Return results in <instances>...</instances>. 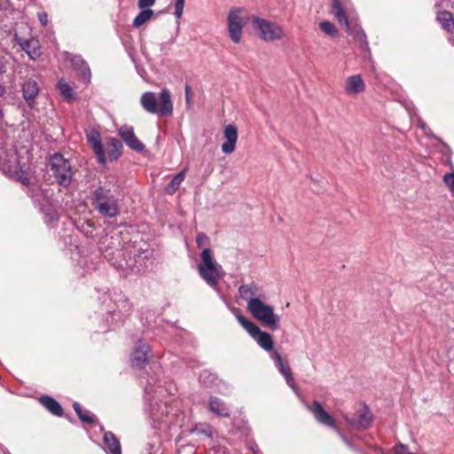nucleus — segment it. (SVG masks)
Masks as SVG:
<instances>
[{
    "label": "nucleus",
    "instance_id": "obj_32",
    "mask_svg": "<svg viewBox=\"0 0 454 454\" xmlns=\"http://www.w3.org/2000/svg\"><path fill=\"white\" fill-rule=\"evenodd\" d=\"M57 87L63 99L72 101L75 98L74 88L64 79H60L58 82Z\"/></svg>",
    "mask_w": 454,
    "mask_h": 454
},
{
    "label": "nucleus",
    "instance_id": "obj_55",
    "mask_svg": "<svg viewBox=\"0 0 454 454\" xmlns=\"http://www.w3.org/2000/svg\"><path fill=\"white\" fill-rule=\"evenodd\" d=\"M2 116H3V113H2V111L0 110V117H2Z\"/></svg>",
    "mask_w": 454,
    "mask_h": 454
},
{
    "label": "nucleus",
    "instance_id": "obj_14",
    "mask_svg": "<svg viewBox=\"0 0 454 454\" xmlns=\"http://www.w3.org/2000/svg\"><path fill=\"white\" fill-rule=\"evenodd\" d=\"M150 413L154 423H158L159 426L163 423H172L169 413V407L167 403L151 401L150 403Z\"/></svg>",
    "mask_w": 454,
    "mask_h": 454
},
{
    "label": "nucleus",
    "instance_id": "obj_50",
    "mask_svg": "<svg viewBox=\"0 0 454 454\" xmlns=\"http://www.w3.org/2000/svg\"><path fill=\"white\" fill-rule=\"evenodd\" d=\"M190 87L188 85L185 86V98H186V102L189 104L190 103V96H189V93H190Z\"/></svg>",
    "mask_w": 454,
    "mask_h": 454
},
{
    "label": "nucleus",
    "instance_id": "obj_47",
    "mask_svg": "<svg viewBox=\"0 0 454 454\" xmlns=\"http://www.w3.org/2000/svg\"><path fill=\"white\" fill-rule=\"evenodd\" d=\"M7 60L4 56L0 55V74L6 72Z\"/></svg>",
    "mask_w": 454,
    "mask_h": 454
},
{
    "label": "nucleus",
    "instance_id": "obj_44",
    "mask_svg": "<svg viewBox=\"0 0 454 454\" xmlns=\"http://www.w3.org/2000/svg\"><path fill=\"white\" fill-rule=\"evenodd\" d=\"M195 430L200 434H203L208 436V437L212 436V428L209 426H203V427H201V428L199 427H196Z\"/></svg>",
    "mask_w": 454,
    "mask_h": 454
},
{
    "label": "nucleus",
    "instance_id": "obj_28",
    "mask_svg": "<svg viewBox=\"0 0 454 454\" xmlns=\"http://www.w3.org/2000/svg\"><path fill=\"white\" fill-rule=\"evenodd\" d=\"M209 411L217 416L228 417L230 416V408L226 403L216 396L209 398Z\"/></svg>",
    "mask_w": 454,
    "mask_h": 454
},
{
    "label": "nucleus",
    "instance_id": "obj_41",
    "mask_svg": "<svg viewBox=\"0 0 454 454\" xmlns=\"http://www.w3.org/2000/svg\"><path fill=\"white\" fill-rule=\"evenodd\" d=\"M156 0H138L137 7L139 9H150V7L155 4Z\"/></svg>",
    "mask_w": 454,
    "mask_h": 454
},
{
    "label": "nucleus",
    "instance_id": "obj_36",
    "mask_svg": "<svg viewBox=\"0 0 454 454\" xmlns=\"http://www.w3.org/2000/svg\"><path fill=\"white\" fill-rule=\"evenodd\" d=\"M73 407L77 416L83 423L91 424L94 422V416L90 414L88 411H82V406L79 403L74 402L73 403Z\"/></svg>",
    "mask_w": 454,
    "mask_h": 454
},
{
    "label": "nucleus",
    "instance_id": "obj_21",
    "mask_svg": "<svg viewBox=\"0 0 454 454\" xmlns=\"http://www.w3.org/2000/svg\"><path fill=\"white\" fill-rule=\"evenodd\" d=\"M224 138L226 139V142L222 145V151L225 154H230L234 152L238 140V131L234 125L228 124L225 126Z\"/></svg>",
    "mask_w": 454,
    "mask_h": 454
},
{
    "label": "nucleus",
    "instance_id": "obj_31",
    "mask_svg": "<svg viewBox=\"0 0 454 454\" xmlns=\"http://www.w3.org/2000/svg\"><path fill=\"white\" fill-rule=\"evenodd\" d=\"M332 12L340 24H344L346 29L350 28V22L346 17L340 0H333Z\"/></svg>",
    "mask_w": 454,
    "mask_h": 454
},
{
    "label": "nucleus",
    "instance_id": "obj_6",
    "mask_svg": "<svg viewBox=\"0 0 454 454\" xmlns=\"http://www.w3.org/2000/svg\"><path fill=\"white\" fill-rule=\"evenodd\" d=\"M98 247L104 257L114 266L124 257L122 239L119 232L106 233L98 241Z\"/></svg>",
    "mask_w": 454,
    "mask_h": 454
},
{
    "label": "nucleus",
    "instance_id": "obj_1",
    "mask_svg": "<svg viewBox=\"0 0 454 454\" xmlns=\"http://www.w3.org/2000/svg\"><path fill=\"white\" fill-rule=\"evenodd\" d=\"M200 278L211 287L216 288L224 272L214 259L213 252L209 248H204L200 254V261L198 264Z\"/></svg>",
    "mask_w": 454,
    "mask_h": 454
},
{
    "label": "nucleus",
    "instance_id": "obj_51",
    "mask_svg": "<svg viewBox=\"0 0 454 454\" xmlns=\"http://www.w3.org/2000/svg\"><path fill=\"white\" fill-rule=\"evenodd\" d=\"M5 93V88L4 85L0 83V98L3 97Z\"/></svg>",
    "mask_w": 454,
    "mask_h": 454
},
{
    "label": "nucleus",
    "instance_id": "obj_43",
    "mask_svg": "<svg viewBox=\"0 0 454 454\" xmlns=\"http://www.w3.org/2000/svg\"><path fill=\"white\" fill-rule=\"evenodd\" d=\"M418 126L424 131V134L426 136H427V137L432 136L431 129L421 119H419Z\"/></svg>",
    "mask_w": 454,
    "mask_h": 454
},
{
    "label": "nucleus",
    "instance_id": "obj_24",
    "mask_svg": "<svg viewBox=\"0 0 454 454\" xmlns=\"http://www.w3.org/2000/svg\"><path fill=\"white\" fill-rule=\"evenodd\" d=\"M365 90V84L360 74L348 76L345 82V91L348 94H359Z\"/></svg>",
    "mask_w": 454,
    "mask_h": 454
},
{
    "label": "nucleus",
    "instance_id": "obj_5",
    "mask_svg": "<svg viewBox=\"0 0 454 454\" xmlns=\"http://www.w3.org/2000/svg\"><path fill=\"white\" fill-rule=\"evenodd\" d=\"M49 168L51 176L59 185L67 188L72 184L74 177L73 166L70 160L61 153H57L51 156Z\"/></svg>",
    "mask_w": 454,
    "mask_h": 454
},
{
    "label": "nucleus",
    "instance_id": "obj_7",
    "mask_svg": "<svg viewBox=\"0 0 454 454\" xmlns=\"http://www.w3.org/2000/svg\"><path fill=\"white\" fill-rule=\"evenodd\" d=\"M105 309L106 310L105 319L106 331L114 330L123 321L124 317L129 314L131 305L126 298L119 294V298L114 299V305L106 304Z\"/></svg>",
    "mask_w": 454,
    "mask_h": 454
},
{
    "label": "nucleus",
    "instance_id": "obj_20",
    "mask_svg": "<svg viewBox=\"0 0 454 454\" xmlns=\"http://www.w3.org/2000/svg\"><path fill=\"white\" fill-rule=\"evenodd\" d=\"M87 139L97 156L98 161L100 164L105 165L106 162V156L103 149L99 132L96 130L91 131L87 135Z\"/></svg>",
    "mask_w": 454,
    "mask_h": 454
},
{
    "label": "nucleus",
    "instance_id": "obj_25",
    "mask_svg": "<svg viewBox=\"0 0 454 454\" xmlns=\"http://www.w3.org/2000/svg\"><path fill=\"white\" fill-rule=\"evenodd\" d=\"M350 35L353 36L354 40L358 44L359 48L363 51H368V41L364 31L359 25L352 26L350 24V28L347 29Z\"/></svg>",
    "mask_w": 454,
    "mask_h": 454
},
{
    "label": "nucleus",
    "instance_id": "obj_53",
    "mask_svg": "<svg viewBox=\"0 0 454 454\" xmlns=\"http://www.w3.org/2000/svg\"><path fill=\"white\" fill-rule=\"evenodd\" d=\"M341 438L343 439V441H344L347 444H348V440H347L343 435H341Z\"/></svg>",
    "mask_w": 454,
    "mask_h": 454
},
{
    "label": "nucleus",
    "instance_id": "obj_15",
    "mask_svg": "<svg viewBox=\"0 0 454 454\" xmlns=\"http://www.w3.org/2000/svg\"><path fill=\"white\" fill-rule=\"evenodd\" d=\"M118 134L124 143L135 152H142L145 149L144 144L136 137L132 126L123 125L118 129Z\"/></svg>",
    "mask_w": 454,
    "mask_h": 454
},
{
    "label": "nucleus",
    "instance_id": "obj_17",
    "mask_svg": "<svg viewBox=\"0 0 454 454\" xmlns=\"http://www.w3.org/2000/svg\"><path fill=\"white\" fill-rule=\"evenodd\" d=\"M239 294L242 300L247 301V304L254 299L266 298L262 294V287L254 282L239 286Z\"/></svg>",
    "mask_w": 454,
    "mask_h": 454
},
{
    "label": "nucleus",
    "instance_id": "obj_45",
    "mask_svg": "<svg viewBox=\"0 0 454 454\" xmlns=\"http://www.w3.org/2000/svg\"><path fill=\"white\" fill-rule=\"evenodd\" d=\"M394 454H413L408 451L407 447L403 444H400L398 447L395 449Z\"/></svg>",
    "mask_w": 454,
    "mask_h": 454
},
{
    "label": "nucleus",
    "instance_id": "obj_8",
    "mask_svg": "<svg viewBox=\"0 0 454 454\" xmlns=\"http://www.w3.org/2000/svg\"><path fill=\"white\" fill-rule=\"evenodd\" d=\"M237 320L257 344L266 351L273 350L274 343L272 336L260 329V327L241 314L236 315Z\"/></svg>",
    "mask_w": 454,
    "mask_h": 454
},
{
    "label": "nucleus",
    "instance_id": "obj_48",
    "mask_svg": "<svg viewBox=\"0 0 454 454\" xmlns=\"http://www.w3.org/2000/svg\"><path fill=\"white\" fill-rule=\"evenodd\" d=\"M19 179L23 185L28 186L30 184V178L26 175H20Z\"/></svg>",
    "mask_w": 454,
    "mask_h": 454
},
{
    "label": "nucleus",
    "instance_id": "obj_12",
    "mask_svg": "<svg viewBox=\"0 0 454 454\" xmlns=\"http://www.w3.org/2000/svg\"><path fill=\"white\" fill-rule=\"evenodd\" d=\"M18 158L14 149L0 148V169L7 174L17 171Z\"/></svg>",
    "mask_w": 454,
    "mask_h": 454
},
{
    "label": "nucleus",
    "instance_id": "obj_19",
    "mask_svg": "<svg viewBox=\"0 0 454 454\" xmlns=\"http://www.w3.org/2000/svg\"><path fill=\"white\" fill-rule=\"evenodd\" d=\"M307 408L312 412L317 422L328 427H334V419L325 411L318 401H313L311 405H307Z\"/></svg>",
    "mask_w": 454,
    "mask_h": 454
},
{
    "label": "nucleus",
    "instance_id": "obj_22",
    "mask_svg": "<svg viewBox=\"0 0 454 454\" xmlns=\"http://www.w3.org/2000/svg\"><path fill=\"white\" fill-rule=\"evenodd\" d=\"M272 359L274 360L276 367L278 369L279 372L285 377L287 385L292 388H294L295 385L289 365L283 361L280 354L278 351L273 353Z\"/></svg>",
    "mask_w": 454,
    "mask_h": 454
},
{
    "label": "nucleus",
    "instance_id": "obj_37",
    "mask_svg": "<svg viewBox=\"0 0 454 454\" xmlns=\"http://www.w3.org/2000/svg\"><path fill=\"white\" fill-rule=\"evenodd\" d=\"M200 382L207 387H213L216 386V377L209 371L204 370L200 372L199 377Z\"/></svg>",
    "mask_w": 454,
    "mask_h": 454
},
{
    "label": "nucleus",
    "instance_id": "obj_2",
    "mask_svg": "<svg viewBox=\"0 0 454 454\" xmlns=\"http://www.w3.org/2000/svg\"><path fill=\"white\" fill-rule=\"evenodd\" d=\"M140 102L144 109L150 114L168 116L173 112L170 93L166 89L161 90L159 98H157L154 92H145L141 96Z\"/></svg>",
    "mask_w": 454,
    "mask_h": 454
},
{
    "label": "nucleus",
    "instance_id": "obj_35",
    "mask_svg": "<svg viewBox=\"0 0 454 454\" xmlns=\"http://www.w3.org/2000/svg\"><path fill=\"white\" fill-rule=\"evenodd\" d=\"M186 169L187 168L183 169L172 178V180L166 188L168 193L173 194L179 188L181 183L184 179Z\"/></svg>",
    "mask_w": 454,
    "mask_h": 454
},
{
    "label": "nucleus",
    "instance_id": "obj_11",
    "mask_svg": "<svg viewBox=\"0 0 454 454\" xmlns=\"http://www.w3.org/2000/svg\"><path fill=\"white\" fill-rule=\"evenodd\" d=\"M147 258L148 251H138L137 254H134V258L126 259L124 256L120 262H114V267L121 270H130L133 272H140L146 267Z\"/></svg>",
    "mask_w": 454,
    "mask_h": 454
},
{
    "label": "nucleus",
    "instance_id": "obj_52",
    "mask_svg": "<svg viewBox=\"0 0 454 454\" xmlns=\"http://www.w3.org/2000/svg\"><path fill=\"white\" fill-rule=\"evenodd\" d=\"M57 219V215L55 213H53L51 215V220H55Z\"/></svg>",
    "mask_w": 454,
    "mask_h": 454
},
{
    "label": "nucleus",
    "instance_id": "obj_38",
    "mask_svg": "<svg viewBox=\"0 0 454 454\" xmlns=\"http://www.w3.org/2000/svg\"><path fill=\"white\" fill-rule=\"evenodd\" d=\"M319 27L325 34L330 36H334L338 32L335 25L330 21L320 22Z\"/></svg>",
    "mask_w": 454,
    "mask_h": 454
},
{
    "label": "nucleus",
    "instance_id": "obj_30",
    "mask_svg": "<svg viewBox=\"0 0 454 454\" xmlns=\"http://www.w3.org/2000/svg\"><path fill=\"white\" fill-rule=\"evenodd\" d=\"M40 403L53 415L59 417L63 415V409L61 405L54 398L44 395L40 398Z\"/></svg>",
    "mask_w": 454,
    "mask_h": 454
},
{
    "label": "nucleus",
    "instance_id": "obj_3",
    "mask_svg": "<svg viewBox=\"0 0 454 454\" xmlns=\"http://www.w3.org/2000/svg\"><path fill=\"white\" fill-rule=\"evenodd\" d=\"M92 205L98 214L105 217L114 218L120 214L117 198L110 190L102 186L93 192Z\"/></svg>",
    "mask_w": 454,
    "mask_h": 454
},
{
    "label": "nucleus",
    "instance_id": "obj_40",
    "mask_svg": "<svg viewBox=\"0 0 454 454\" xmlns=\"http://www.w3.org/2000/svg\"><path fill=\"white\" fill-rule=\"evenodd\" d=\"M184 2H185V0H176L174 13L177 19H181L183 16Z\"/></svg>",
    "mask_w": 454,
    "mask_h": 454
},
{
    "label": "nucleus",
    "instance_id": "obj_26",
    "mask_svg": "<svg viewBox=\"0 0 454 454\" xmlns=\"http://www.w3.org/2000/svg\"><path fill=\"white\" fill-rule=\"evenodd\" d=\"M122 143L115 138L110 137L106 144V151L110 160H116L122 153Z\"/></svg>",
    "mask_w": 454,
    "mask_h": 454
},
{
    "label": "nucleus",
    "instance_id": "obj_33",
    "mask_svg": "<svg viewBox=\"0 0 454 454\" xmlns=\"http://www.w3.org/2000/svg\"><path fill=\"white\" fill-rule=\"evenodd\" d=\"M436 20L442 25V28L447 31H450L454 27V19L450 12H440L437 14Z\"/></svg>",
    "mask_w": 454,
    "mask_h": 454
},
{
    "label": "nucleus",
    "instance_id": "obj_18",
    "mask_svg": "<svg viewBox=\"0 0 454 454\" xmlns=\"http://www.w3.org/2000/svg\"><path fill=\"white\" fill-rule=\"evenodd\" d=\"M344 419L351 427L360 430H365L370 427L372 422V414L367 406H364V408L358 411L357 419L348 418L347 416H345Z\"/></svg>",
    "mask_w": 454,
    "mask_h": 454
},
{
    "label": "nucleus",
    "instance_id": "obj_16",
    "mask_svg": "<svg viewBox=\"0 0 454 454\" xmlns=\"http://www.w3.org/2000/svg\"><path fill=\"white\" fill-rule=\"evenodd\" d=\"M21 90L22 97L28 107L34 108L36 97L40 91L37 82L32 78L26 79L22 83Z\"/></svg>",
    "mask_w": 454,
    "mask_h": 454
},
{
    "label": "nucleus",
    "instance_id": "obj_39",
    "mask_svg": "<svg viewBox=\"0 0 454 454\" xmlns=\"http://www.w3.org/2000/svg\"><path fill=\"white\" fill-rule=\"evenodd\" d=\"M443 182L446 186L449 188L450 192L454 195V172L445 174L443 176Z\"/></svg>",
    "mask_w": 454,
    "mask_h": 454
},
{
    "label": "nucleus",
    "instance_id": "obj_49",
    "mask_svg": "<svg viewBox=\"0 0 454 454\" xmlns=\"http://www.w3.org/2000/svg\"><path fill=\"white\" fill-rule=\"evenodd\" d=\"M145 392L146 395H150L151 393L154 392V390L153 389V387L151 386V383L149 381L145 386Z\"/></svg>",
    "mask_w": 454,
    "mask_h": 454
},
{
    "label": "nucleus",
    "instance_id": "obj_34",
    "mask_svg": "<svg viewBox=\"0 0 454 454\" xmlns=\"http://www.w3.org/2000/svg\"><path fill=\"white\" fill-rule=\"evenodd\" d=\"M142 11L135 17L132 25L134 27H140L146 21H148L153 15L152 9H141Z\"/></svg>",
    "mask_w": 454,
    "mask_h": 454
},
{
    "label": "nucleus",
    "instance_id": "obj_54",
    "mask_svg": "<svg viewBox=\"0 0 454 454\" xmlns=\"http://www.w3.org/2000/svg\"><path fill=\"white\" fill-rule=\"evenodd\" d=\"M107 298H109V296H108V295H107V296H105V300H104V301H103L104 303H105V302H106V299H107Z\"/></svg>",
    "mask_w": 454,
    "mask_h": 454
},
{
    "label": "nucleus",
    "instance_id": "obj_4",
    "mask_svg": "<svg viewBox=\"0 0 454 454\" xmlns=\"http://www.w3.org/2000/svg\"><path fill=\"white\" fill-rule=\"evenodd\" d=\"M263 300H252L247 304V309L256 320L268 326L271 331H277L279 329L280 317L274 312V308Z\"/></svg>",
    "mask_w": 454,
    "mask_h": 454
},
{
    "label": "nucleus",
    "instance_id": "obj_9",
    "mask_svg": "<svg viewBox=\"0 0 454 454\" xmlns=\"http://www.w3.org/2000/svg\"><path fill=\"white\" fill-rule=\"evenodd\" d=\"M254 27L260 31L261 38L266 42L280 40L285 36L283 27L269 20L253 17Z\"/></svg>",
    "mask_w": 454,
    "mask_h": 454
},
{
    "label": "nucleus",
    "instance_id": "obj_42",
    "mask_svg": "<svg viewBox=\"0 0 454 454\" xmlns=\"http://www.w3.org/2000/svg\"><path fill=\"white\" fill-rule=\"evenodd\" d=\"M207 240L208 237L203 232L199 233L196 237V243L199 247H202Z\"/></svg>",
    "mask_w": 454,
    "mask_h": 454
},
{
    "label": "nucleus",
    "instance_id": "obj_27",
    "mask_svg": "<svg viewBox=\"0 0 454 454\" xmlns=\"http://www.w3.org/2000/svg\"><path fill=\"white\" fill-rule=\"evenodd\" d=\"M73 67L77 70L80 75L89 82L90 81L91 73L89 65L81 56H73L70 59Z\"/></svg>",
    "mask_w": 454,
    "mask_h": 454
},
{
    "label": "nucleus",
    "instance_id": "obj_10",
    "mask_svg": "<svg viewBox=\"0 0 454 454\" xmlns=\"http://www.w3.org/2000/svg\"><path fill=\"white\" fill-rule=\"evenodd\" d=\"M241 12V8H233L229 12L227 16L229 35L231 40L235 43L240 42L244 27L243 20L239 16Z\"/></svg>",
    "mask_w": 454,
    "mask_h": 454
},
{
    "label": "nucleus",
    "instance_id": "obj_13",
    "mask_svg": "<svg viewBox=\"0 0 454 454\" xmlns=\"http://www.w3.org/2000/svg\"><path fill=\"white\" fill-rule=\"evenodd\" d=\"M150 350V347L146 342L142 340H138L135 344L131 356L132 366L137 369L144 368L148 362V354Z\"/></svg>",
    "mask_w": 454,
    "mask_h": 454
},
{
    "label": "nucleus",
    "instance_id": "obj_29",
    "mask_svg": "<svg viewBox=\"0 0 454 454\" xmlns=\"http://www.w3.org/2000/svg\"><path fill=\"white\" fill-rule=\"evenodd\" d=\"M104 442L106 446L107 454H121V443L114 433L106 432Z\"/></svg>",
    "mask_w": 454,
    "mask_h": 454
},
{
    "label": "nucleus",
    "instance_id": "obj_23",
    "mask_svg": "<svg viewBox=\"0 0 454 454\" xmlns=\"http://www.w3.org/2000/svg\"><path fill=\"white\" fill-rule=\"evenodd\" d=\"M18 43L31 59H36L41 55L39 42L35 39L17 38Z\"/></svg>",
    "mask_w": 454,
    "mask_h": 454
},
{
    "label": "nucleus",
    "instance_id": "obj_46",
    "mask_svg": "<svg viewBox=\"0 0 454 454\" xmlns=\"http://www.w3.org/2000/svg\"><path fill=\"white\" fill-rule=\"evenodd\" d=\"M38 20L40 23L45 27L48 24V14L45 12L38 13Z\"/></svg>",
    "mask_w": 454,
    "mask_h": 454
}]
</instances>
